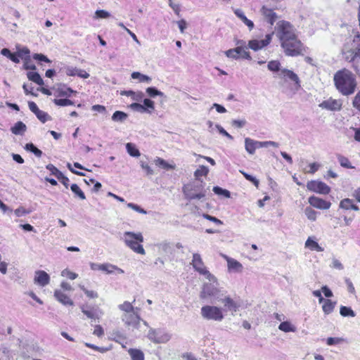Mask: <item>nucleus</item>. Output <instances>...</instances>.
<instances>
[{"instance_id":"1","label":"nucleus","mask_w":360,"mask_h":360,"mask_svg":"<svg viewBox=\"0 0 360 360\" xmlns=\"http://www.w3.org/2000/svg\"><path fill=\"white\" fill-rule=\"evenodd\" d=\"M276 34L281 41L285 55L297 56L302 54L303 45L298 39L295 30L289 22L279 21L277 23Z\"/></svg>"},{"instance_id":"2","label":"nucleus","mask_w":360,"mask_h":360,"mask_svg":"<svg viewBox=\"0 0 360 360\" xmlns=\"http://www.w3.org/2000/svg\"><path fill=\"white\" fill-rule=\"evenodd\" d=\"M338 91L343 96H349L354 93L357 82L356 76L349 70L343 69L338 71L333 77Z\"/></svg>"},{"instance_id":"3","label":"nucleus","mask_w":360,"mask_h":360,"mask_svg":"<svg viewBox=\"0 0 360 360\" xmlns=\"http://www.w3.org/2000/svg\"><path fill=\"white\" fill-rule=\"evenodd\" d=\"M205 183L202 180H195L183 187V193L188 200L201 199L206 195Z\"/></svg>"},{"instance_id":"4","label":"nucleus","mask_w":360,"mask_h":360,"mask_svg":"<svg viewBox=\"0 0 360 360\" xmlns=\"http://www.w3.org/2000/svg\"><path fill=\"white\" fill-rule=\"evenodd\" d=\"M123 240L125 245L134 252L141 255L146 254L144 248L140 244L143 241V237L141 233L126 231L124 233Z\"/></svg>"},{"instance_id":"5","label":"nucleus","mask_w":360,"mask_h":360,"mask_svg":"<svg viewBox=\"0 0 360 360\" xmlns=\"http://www.w3.org/2000/svg\"><path fill=\"white\" fill-rule=\"evenodd\" d=\"M200 314L204 319L209 321H221L224 318L223 309L212 305L203 306Z\"/></svg>"},{"instance_id":"6","label":"nucleus","mask_w":360,"mask_h":360,"mask_svg":"<svg viewBox=\"0 0 360 360\" xmlns=\"http://www.w3.org/2000/svg\"><path fill=\"white\" fill-rule=\"evenodd\" d=\"M147 338L155 344H165L172 338V335L162 328H150Z\"/></svg>"},{"instance_id":"7","label":"nucleus","mask_w":360,"mask_h":360,"mask_svg":"<svg viewBox=\"0 0 360 360\" xmlns=\"http://www.w3.org/2000/svg\"><path fill=\"white\" fill-rule=\"evenodd\" d=\"M222 293L212 283H205L200 294V297L202 300L212 299L219 300L221 299Z\"/></svg>"},{"instance_id":"8","label":"nucleus","mask_w":360,"mask_h":360,"mask_svg":"<svg viewBox=\"0 0 360 360\" xmlns=\"http://www.w3.org/2000/svg\"><path fill=\"white\" fill-rule=\"evenodd\" d=\"M191 264L195 269V271H198L200 274L206 276V278L211 281H213L215 277L210 273V271L206 269L201 258V256L198 253H194L193 255V259Z\"/></svg>"},{"instance_id":"9","label":"nucleus","mask_w":360,"mask_h":360,"mask_svg":"<svg viewBox=\"0 0 360 360\" xmlns=\"http://www.w3.org/2000/svg\"><path fill=\"white\" fill-rule=\"evenodd\" d=\"M307 188L311 191L323 195L328 194L330 191V188L326 184L321 181H309L307 184Z\"/></svg>"},{"instance_id":"10","label":"nucleus","mask_w":360,"mask_h":360,"mask_svg":"<svg viewBox=\"0 0 360 360\" xmlns=\"http://www.w3.org/2000/svg\"><path fill=\"white\" fill-rule=\"evenodd\" d=\"M274 34V32L271 34H267L265 37L264 39L262 40H257V39H252L250 40L248 42V49H251L252 50L257 51H259L264 47L268 46L272 39V36Z\"/></svg>"},{"instance_id":"11","label":"nucleus","mask_w":360,"mask_h":360,"mask_svg":"<svg viewBox=\"0 0 360 360\" xmlns=\"http://www.w3.org/2000/svg\"><path fill=\"white\" fill-rule=\"evenodd\" d=\"M137 311L138 308L131 312L125 313L122 315V320L126 325L138 328V326L139 325L140 321L141 319Z\"/></svg>"},{"instance_id":"12","label":"nucleus","mask_w":360,"mask_h":360,"mask_svg":"<svg viewBox=\"0 0 360 360\" xmlns=\"http://www.w3.org/2000/svg\"><path fill=\"white\" fill-rule=\"evenodd\" d=\"M280 75L285 80L289 79L294 82V89L298 91L301 88V82L296 73L287 68L281 70Z\"/></svg>"},{"instance_id":"13","label":"nucleus","mask_w":360,"mask_h":360,"mask_svg":"<svg viewBox=\"0 0 360 360\" xmlns=\"http://www.w3.org/2000/svg\"><path fill=\"white\" fill-rule=\"evenodd\" d=\"M218 301L224 304L223 311H232V313L236 312L240 307V304L238 302L235 301L229 296H224L223 294L221 299H219Z\"/></svg>"},{"instance_id":"14","label":"nucleus","mask_w":360,"mask_h":360,"mask_svg":"<svg viewBox=\"0 0 360 360\" xmlns=\"http://www.w3.org/2000/svg\"><path fill=\"white\" fill-rule=\"evenodd\" d=\"M346 59L353 63V67L359 72L360 70V44L355 50H350L347 53Z\"/></svg>"},{"instance_id":"15","label":"nucleus","mask_w":360,"mask_h":360,"mask_svg":"<svg viewBox=\"0 0 360 360\" xmlns=\"http://www.w3.org/2000/svg\"><path fill=\"white\" fill-rule=\"evenodd\" d=\"M311 206L321 210H328L330 207L331 203L316 196H311L308 199Z\"/></svg>"},{"instance_id":"16","label":"nucleus","mask_w":360,"mask_h":360,"mask_svg":"<svg viewBox=\"0 0 360 360\" xmlns=\"http://www.w3.org/2000/svg\"><path fill=\"white\" fill-rule=\"evenodd\" d=\"M319 107L328 110L337 111L342 108V103L340 100L330 98L321 103Z\"/></svg>"},{"instance_id":"17","label":"nucleus","mask_w":360,"mask_h":360,"mask_svg":"<svg viewBox=\"0 0 360 360\" xmlns=\"http://www.w3.org/2000/svg\"><path fill=\"white\" fill-rule=\"evenodd\" d=\"M34 281L35 283L44 287L49 283L50 276L46 271L39 270L35 271Z\"/></svg>"},{"instance_id":"18","label":"nucleus","mask_w":360,"mask_h":360,"mask_svg":"<svg viewBox=\"0 0 360 360\" xmlns=\"http://www.w3.org/2000/svg\"><path fill=\"white\" fill-rule=\"evenodd\" d=\"M261 13L265 18L266 21L273 25L278 18L277 14L271 8H268L265 6H263L261 8Z\"/></svg>"},{"instance_id":"19","label":"nucleus","mask_w":360,"mask_h":360,"mask_svg":"<svg viewBox=\"0 0 360 360\" xmlns=\"http://www.w3.org/2000/svg\"><path fill=\"white\" fill-rule=\"evenodd\" d=\"M65 73L68 76H78L79 77L83 79H87L89 77V74L86 72L84 70L79 69L77 68H74L71 66H68L65 68Z\"/></svg>"},{"instance_id":"20","label":"nucleus","mask_w":360,"mask_h":360,"mask_svg":"<svg viewBox=\"0 0 360 360\" xmlns=\"http://www.w3.org/2000/svg\"><path fill=\"white\" fill-rule=\"evenodd\" d=\"M56 299L64 305L72 306L74 304L71 299L60 290H56L54 292Z\"/></svg>"},{"instance_id":"21","label":"nucleus","mask_w":360,"mask_h":360,"mask_svg":"<svg viewBox=\"0 0 360 360\" xmlns=\"http://www.w3.org/2000/svg\"><path fill=\"white\" fill-rule=\"evenodd\" d=\"M82 313L86 316L87 318L91 319H99V314L98 312L100 311L98 309H95L94 307H82Z\"/></svg>"},{"instance_id":"22","label":"nucleus","mask_w":360,"mask_h":360,"mask_svg":"<svg viewBox=\"0 0 360 360\" xmlns=\"http://www.w3.org/2000/svg\"><path fill=\"white\" fill-rule=\"evenodd\" d=\"M27 126L22 121L17 122L13 127H11V131L15 135L22 136L27 131Z\"/></svg>"},{"instance_id":"23","label":"nucleus","mask_w":360,"mask_h":360,"mask_svg":"<svg viewBox=\"0 0 360 360\" xmlns=\"http://www.w3.org/2000/svg\"><path fill=\"white\" fill-rule=\"evenodd\" d=\"M235 15L240 18L244 24H245L250 30H252L254 27V23L252 20L247 18L243 11L241 9L237 8L234 11Z\"/></svg>"},{"instance_id":"24","label":"nucleus","mask_w":360,"mask_h":360,"mask_svg":"<svg viewBox=\"0 0 360 360\" xmlns=\"http://www.w3.org/2000/svg\"><path fill=\"white\" fill-rule=\"evenodd\" d=\"M56 91L58 93V96H66V97L70 96L72 93H76V91H74L70 87H68L65 84H62L58 85Z\"/></svg>"},{"instance_id":"25","label":"nucleus","mask_w":360,"mask_h":360,"mask_svg":"<svg viewBox=\"0 0 360 360\" xmlns=\"http://www.w3.org/2000/svg\"><path fill=\"white\" fill-rule=\"evenodd\" d=\"M322 303H323L322 306V309L326 315L331 314L333 311L336 305V302H333L329 299H324Z\"/></svg>"},{"instance_id":"26","label":"nucleus","mask_w":360,"mask_h":360,"mask_svg":"<svg viewBox=\"0 0 360 360\" xmlns=\"http://www.w3.org/2000/svg\"><path fill=\"white\" fill-rule=\"evenodd\" d=\"M228 268L230 271H234L236 272H241L243 270L242 264L237 260L226 257Z\"/></svg>"},{"instance_id":"27","label":"nucleus","mask_w":360,"mask_h":360,"mask_svg":"<svg viewBox=\"0 0 360 360\" xmlns=\"http://www.w3.org/2000/svg\"><path fill=\"white\" fill-rule=\"evenodd\" d=\"M146 91L148 96H150V98L160 96L161 98H163L164 101H165L167 98V96L165 95L163 92L159 91L157 88L154 86L148 87Z\"/></svg>"},{"instance_id":"28","label":"nucleus","mask_w":360,"mask_h":360,"mask_svg":"<svg viewBox=\"0 0 360 360\" xmlns=\"http://www.w3.org/2000/svg\"><path fill=\"white\" fill-rule=\"evenodd\" d=\"M27 77L30 81L37 84L39 86H42L44 84L42 78L37 72H28L27 73Z\"/></svg>"},{"instance_id":"29","label":"nucleus","mask_w":360,"mask_h":360,"mask_svg":"<svg viewBox=\"0 0 360 360\" xmlns=\"http://www.w3.org/2000/svg\"><path fill=\"white\" fill-rule=\"evenodd\" d=\"M1 54H2L4 56H6L15 63H20V59L18 58L17 54H15V53H11V51L7 48L1 49Z\"/></svg>"},{"instance_id":"30","label":"nucleus","mask_w":360,"mask_h":360,"mask_svg":"<svg viewBox=\"0 0 360 360\" xmlns=\"http://www.w3.org/2000/svg\"><path fill=\"white\" fill-rule=\"evenodd\" d=\"M128 353L130 355L131 360H144L143 352L137 349H129Z\"/></svg>"},{"instance_id":"31","label":"nucleus","mask_w":360,"mask_h":360,"mask_svg":"<svg viewBox=\"0 0 360 360\" xmlns=\"http://www.w3.org/2000/svg\"><path fill=\"white\" fill-rule=\"evenodd\" d=\"M127 117L128 115L127 113L122 111L117 110L113 113L112 120L114 122H123L127 120Z\"/></svg>"},{"instance_id":"32","label":"nucleus","mask_w":360,"mask_h":360,"mask_svg":"<svg viewBox=\"0 0 360 360\" xmlns=\"http://www.w3.org/2000/svg\"><path fill=\"white\" fill-rule=\"evenodd\" d=\"M126 149L129 155L132 157H139L141 153L136 146L132 143H127L126 144Z\"/></svg>"},{"instance_id":"33","label":"nucleus","mask_w":360,"mask_h":360,"mask_svg":"<svg viewBox=\"0 0 360 360\" xmlns=\"http://www.w3.org/2000/svg\"><path fill=\"white\" fill-rule=\"evenodd\" d=\"M340 314L343 317H354L356 316L354 310L351 307L346 306L340 307Z\"/></svg>"},{"instance_id":"34","label":"nucleus","mask_w":360,"mask_h":360,"mask_svg":"<svg viewBox=\"0 0 360 360\" xmlns=\"http://www.w3.org/2000/svg\"><path fill=\"white\" fill-rule=\"evenodd\" d=\"M131 78L134 79H139L140 82L150 83L151 78L146 75H143L139 72H134L131 73Z\"/></svg>"},{"instance_id":"35","label":"nucleus","mask_w":360,"mask_h":360,"mask_svg":"<svg viewBox=\"0 0 360 360\" xmlns=\"http://www.w3.org/2000/svg\"><path fill=\"white\" fill-rule=\"evenodd\" d=\"M71 191L75 194V197H78L81 200L86 199L84 193L81 190L79 186L76 184H72L70 186Z\"/></svg>"},{"instance_id":"36","label":"nucleus","mask_w":360,"mask_h":360,"mask_svg":"<svg viewBox=\"0 0 360 360\" xmlns=\"http://www.w3.org/2000/svg\"><path fill=\"white\" fill-rule=\"evenodd\" d=\"M278 329L288 333V332H295L296 328L288 321H283L278 326Z\"/></svg>"},{"instance_id":"37","label":"nucleus","mask_w":360,"mask_h":360,"mask_svg":"<svg viewBox=\"0 0 360 360\" xmlns=\"http://www.w3.org/2000/svg\"><path fill=\"white\" fill-rule=\"evenodd\" d=\"M245 148L246 151L249 154H254L255 153V148L254 144V140L250 138L245 139Z\"/></svg>"},{"instance_id":"38","label":"nucleus","mask_w":360,"mask_h":360,"mask_svg":"<svg viewBox=\"0 0 360 360\" xmlns=\"http://www.w3.org/2000/svg\"><path fill=\"white\" fill-rule=\"evenodd\" d=\"M337 158L341 167L347 169H352L354 167L351 165L349 159L340 154L337 155Z\"/></svg>"},{"instance_id":"39","label":"nucleus","mask_w":360,"mask_h":360,"mask_svg":"<svg viewBox=\"0 0 360 360\" xmlns=\"http://www.w3.org/2000/svg\"><path fill=\"white\" fill-rule=\"evenodd\" d=\"M209 172V169L207 167L202 165L200 166L198 169H197L194 172V176L195 177V180H200V177L202 176H207Z\"/></svg>"},{"instance_id":"40","label":"nucleus","mask_w":360,"mask_h":360,"mask_svg":"<svg viewBox=\"0 0 360 360\" xmlns=\"http://www.w3.org/2000/svg\"><path fill=\"white\" fill-rule=\"evenodd\" d=\"M30 51L27 47H24L21 49H19L15 53V54H17V56H18V58L20 59V58H21L22 59H24L25 60H30Z\"/></svg>"},{"instance_id":"41","label":"nucleus","mask_w":360,"mask_h":360,"mask_svg":"<svg viewBox=\"0 0 360 360\" xmlns=\"http://www.w3.org/2000/svg\"><path fill=\"white\" fill-rule=\"evenodd\" d=\"M354 205L353 200L350 198H345L340 202L339 207L343 210H352Z\"/></svg>"},{"instance_id":"42","label":"nucleus","mask_w":360,"mask_h":360,"mask_svg":"<svg viewBox=\"0 0 360 360\" xmlns=\"http://www.w3.org/2000/svg\"><path fill=\"white\" fill-rule=\"evenodd\" d=\"M304 214L308 219L314 221L316 219L317 212L310 207H307L304 210Z\"/></svg>"},{"instance_id":"43","label":"nucleus","mask_w":360,"mask_h":360,"mask_svg":"<svg viewBox=\"0 0 360 360\" xmlns=\"http://www.w3.org/2000/svg\"><path fill=\"white\" fill-rule=\"evenodd\" d=\"M268 69L271 72H281V63L278 60H271L267 65Z\"/></svg>"},{"instance_id":"44","label":"nucleus","mask_w":360,"mask_h":360,"mask_svg":"<svg viewBox=\"0 0 360 360\" xmlns=\"http://www.w3.org/2000/svg\"><path fill=\"white\" fill-rule=\"evenodd\" d=\"M118 308L124 311L125 313H129V312H131L134 310H136L134 307L132 306V304L127 302V301H125L123 304H121L118 306Z\"/></svg>"},{"instance_id":"45","label":"nucleus","mask_w":360,"mask_h":360,"mask_svg":"<svg viewBox=\"0 0 360 360\" xmlns=\"http://www.w3.org/2000/svg\"><path fill=\"white\" fill-rule=\"evenodd\" d=\"M106 266H110L109 263H105V264H97V263H90V267L91 270L94 271H104L106 269Z\"/></svg>"},{"instance_id":"46","label":"nucleus","mask_w":360,"mask_h":360,"mask_svg":"<svg viewBox=\"0 0 360 360\" xmlns=\"http://www.w3.org/2000/svg\"><path fill=\"white\" fill-rule=\"evenodd\" d=\"M53 103L58 106H67L74 105V102L68 98L54 99Z\"/></svg>"},{"instance_id":"47","label":"nucleus","mask_w":360,"mask_h":360,"mask_svg":"<svg viewBox=\"0 0 360 360\" xmlns=\"http://www.w3.org/2000/svg\"><path fill=\"white\" fill-rule=\"evenodd\" d=\"M35 115L42 123H45L46 121L51 120V117L48 113L41 110H39Z\"/></svg>"},{"instance_id":"48","label":"nucleus","mask_w":360,"mask_h":360,"mask_svg":"<svg viewBox=\"0 0 360 360\" xmlns=\"http://www.w3.org/2000/svg\"><path fill=\"white\" fill-rule=\"evenodd\" d=\"M213 191L215 194L224 195L226 198H230L231 196V193L228 190L224 189L219 186H214Z\"/></svg>"},{"instance_id":"49","label":"nucleus","mask_w":360,"mask_h":360,"mask_svg":"<svg viewBox=\"0 0 360 360\" xmlns=\"http://www.w3.org/2000/svg\"><path fill=\"white\" fill-rule=\"evenodd\" d=\"M240 173L243 175V176L249 181L252 182L256 187L259 186V181L255 176L245 172L243 171H240Z\"/></svg>"},{"instance_id":"50","label":"nucleus","mask_w":360,"mask_h":360,"mask_svg":"<svg viewBox=\"0 0 360 360\" xmlns=\"http://www.w3.org/2000/svg\"><path fill=\"white\" fill-rule=\"evenodd\" d=\"M155 162H156V165L161 166L162 168H164L165 169H174V165L168 164L165 160L161 159L160 158H158L157 160H155Z\"/></svg>"},{"instance_id":"51","label":"nucleus","mask_w":360,"mask_h":360,"mask_svg":"<svg viewBox=\"0 0 360 360\" xmlns=\"http://www.w3.org/2000/svg\"><path fill=\"white\" fill-rule=\"evenodd\" d=\"M143 105L146 108V111L151 112L155 109V103L149 98H145L143 101Z\"/></svg>"},{"instance_id":"52","label":"nucleus","mask_w":360,"mask_h":360,"mask_svg":"<svg viewBox=\"0 0 360 360\" xmlns=\"http://www.w3.org/2000/svg\"><path fill=\"white\" fill-rule=\"evenodd\" d=\"M130 108L137 112H146V108L142 104L138 103H133L130 105Z\"/></svg>"},{"instance_id":"53","label":"nucleus","mask_w":360,"mask_h":360,"mask_svg":"<svg viewBox=\"0 0 360 360\" xmlns=\"http://www.w3.org/2000/svg\"><path fill=\"white\" fill-rule=\"evenodd\" d=\"M81 290L85 293V295L89 298L98 297V293L94 290H87L84 285H79Z\"/></svg>"},{"instance_id":"54","label":"nucleus","mask_w":360,"mask_h":360,"mask_svg":"<svg viewBox=\"0 0 360 360\" xmlns=\"http://www.w3.org/2000/svg\"><path fill=\"white\" fill-rule=\"evenodd\" d=\"M46 168L49 170L51 174L54 175L56 178L59 176V175L62 173L60 170H58L53 165L49 164L46 165Z\"/></svg>"},{"instance_id":"55","label":"nucleus","mask_w":360,"mask_h":360,"mask_svg":"<svg viewBox=\"0 0 360 360\" xmlns=\"http://www.w3.org/2000/svg\"><path fill=\"white\" fill-rule=\"evenodd\" d=\"M109 265L110 266H110H106L105 268H106L107 270L104 271L107 274H112L115 270H116L120 274H123L124 273V271L122 269L117 267V266L113 265L112 264H109Z\"/></svg>"},{"instance_id":"56","label":"nucleus","mask_w":360,"mask_h":360,"mask_svg":"<svg viewBox=\"0 0 360 360\" xmlns=\"http://www.w3.org/2000/svg\"><path fill=\"white\" fill-rule=\"evenodd\" d=\"M61 275L63 276H67L68 278H70L71 280H74V279L77 278L78 276V275L76 273L72 272L67 269H64L61 272Z\"/></svg>"},{"instance_id":"57","label":"nucleus","mask_w":360,"mask_h":360,"mask_svg":"<svg viewBox=\"0 0 360 360\" xmlns=\"http://www.w3.org/2000/svg\"><path fill=\"white\" fill-rule=\"evenodd\" d=\"M342 340H343V339L340 338L330 337L326 339V344L329 346H331V345H338V344L340 343Z\"/></svg>"},{"instance_id":"58","label":"nucleus","mask_w":360,"mask_h":360,"mask_svg":"<svg viewBox=\"0 0 360 360\" xmlns=\"http://www.w3.org/2000/svg\"><path fill=\"white\" fill-rule=\"evenodd\" d=\"M95 15L98 18H108L110 16V13L105 10H97Z\"/></svg>"},{"instance_id":"59","label":"nucleus","mask_w":360,"mask_h":360,"mask_svg":"<svg viewBox=\"0 0 360 360\" xmlns=\"http://www.w3.org/2000/svg\"><path fill=\"white\" fill-rule=\"evenodd\" d=\"M32 57L34 60H37L44 61L46 63H51V60L45 55L42 53H34Z\"/></svg>"},{"instance_id":"60","label":"nucleus","mask_w":360,"mask_h":360,"mask_svg":"<svg viewBox=\"0 0 360 360\" xmlns=\"http://www.w3.org/2000/svg\"><path fill=\"white\" fill-rule=\"evenodd\" d=\"M216 128L218 129L219 134L227 137L230 140H233V137L229 134L221 125L216 124Z\"/></svg>"},{"instance_id":"61","label":"nucleus","mask_w":360,"mask_h":360,"mask_svg":"<svg viewBox=\"0 0 360 360\" xmlns=\"http://www.w3.org/2000/svg\"><path fill=\"white\" fill-rule=\"evenodd\" d=\"M352 105L354 108L360 111V91L354 96Z\"/></svg>"},{"instance_id":"62","label":"nucleus","mask_w":360,"mask_h":360,"mask_svg":"<svg viewBox=\"0 0 360 360\" xmlns=\"http://www.w3.org/2000/svg\"><path fill=\"white\" fill-rule=\"evenodd\" d=\"M15 214L16 217H20L30 213V211L26 210L22 207H20L15 210Z\"/></svg>"},{"instance_id":"63","label":"nucleus","mask_w":360,"mask_h":360,"mask_svg":"<svg viewBox=\"0 0 360 360\" xmlns=\"http://www.w3.org/2000/svg\"><path fill=\"white\" fill-rule=\"evenodd\" d=\"M236 50H235L234 49H229L225 52V55L230 58L238 59L240 58V56H238L236 54Z\"/></svg>"},{"instance_id":"64","label":"nucleus","mask_w":360,"mask_h":360,"mask_svg":"<svg viewBox=\"0 0 360 360\" xmlns=\"http://www.w3.org/2000/svg\"><path fill=\"white\" fill-rule=\"evenodd\" d=\"M316 244H318V243L314 240L311 237H309L305 242V247L314 250Z\"/></svg>"}]
</instances>
